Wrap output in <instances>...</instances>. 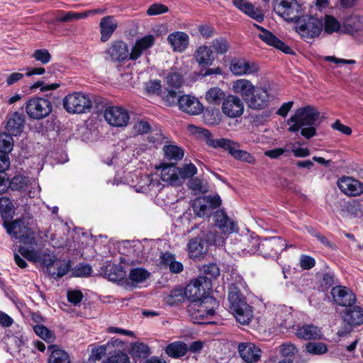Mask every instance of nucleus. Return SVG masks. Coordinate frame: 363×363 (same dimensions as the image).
<instances>
[{
  "label": "nucleus",
  "instance_id": "nucleus-16",
  "mask_svg": "<svg viewBox=\"0 0 363 363\" xmlns=\"http://www.w3.org/2000/svg\"><path fill=\"white\" fill-rule=\"evenodd\" d=\"M230 69L234 74L240 76L257 72L259 66L257 63L244 58L235 57L230 61Z\"/></svg>",
  "mask_w": 363,
  "mask_h": 363
},
{
  "label": "nucleus",
  "instance_id": "nucleus-51",
  "mask_svg": "<svg viewBox=\"0 0 363 363\" xmlns=\"http://www.w3.org/2000/svg\"><path fill=\"white\" fill-rule=\"evenodd\" d=\"M184 293L181 289H174L169 294L164 298V301L169 306H176L182 302L184 299Z\"/></svg>",
  "mask_w": 363,
  "mask_h": 363
},
{
  "label": "nucleus",
  "instance_id": "nucleus-41",
  "mask_svg": "<svg viewBox=\"0 0 363 363\" xmlns=\"http://www.w3.org/2000/svg\"><path fill=\"white\" fill-rule=\"evenodd\" d=\"M225 99V92L218 86L211 88L206 91L205 95L206 101L212 105H220Z\"/></svg>",
  "mask_w": 363,
  "mask_h": 363
},
{
  "label": "nucleus",
  "instance_id": "nucleus-14",
  "mask_svg": "<svg viewBox=\"0 0 363 363\" xmlns=\"http://www.w3.org/2000/svg\"><path fill=\"white\" fill-rule=\"evenodd\" d=\"M330 294L333 301L340 306L348 308L356 301L355 294L346 286H333Z\"/></svg>",
  "mask_w": 363,
  "mask_h": 363
},
{
  "label": "nucleus",
  "instance_id": "nucleus-18",
  "mask_svg": "<svg viewBox=\"0 0 363 363\" xmlns=\"http://www.w3.org/2000/svg\"><path fill=\"white\" fill-rule=\"evenodd\" d=\"M320 112L313 106L307 105L298 108L294 114V120L299 119L304 126L314 125L319 118Z\"/></svg>",
  "mask_w": 363,
  "mask_h": 363
},
{
  "label": "nucleus",
  "instance_id": "nucleus-3",
  "mask_svg": "<svg viewBox=\"0 0 363 363\" xmlns=\"http://www.w3.org/2000/svg\"><path fill=\"white\" fill-rule=\"evenodd\" d=\"M202 135L208 146L213 148L220 147L227 150L235 160L243 161L251 164L255 163L256 160L252 154L245 150H236L233 147L232 145H234L235 143L233 140L226 138L214 139L211 132L207 129H203Z\"/></svg>",
  "mask_w": 363,
  "mask_h": 363
},
{
  "label": "nucleus",
  "instance_id": "nucleus-33",
  "mask_svg": "<svg viewBox=\"0 0 363 363\" xmlns=\"http://www.w3.org/2000/svg\"><path fill=\"white\" fill-rule=\"evenodd\" d=\"M296 335L301 339L306 340H315L320 337V330L317 326L311 324H303V325H297Z\"/></svg>",
  "mask_w": 363,
  "mask_h": 363
},
{
  "label": "nucleus",
  "instance_id": "nucleus-50",
  "mask_svg": "<svg viewBox=\"0 0 363 363\" xmlns=\"http://www.w3.org/2000/svg\"><path fill=\"white\" fill-rule=\"evenodd\" d=\"M307 352L313 354H323L327 352V345L320 342H309L306 344Z\"/></svg>",
  "mask_w": 363,
  "mask_h": 363
},
{
  "label": "nucleus",
  "instance_id": "nucleus-23",
  "mask_svg": "<svg viewBox=\"0 0 363 363\" xmlns=\"http://www.w3.org/2000/svg\"><path fill=\"white\" fill-rule=\"evenodd\" d=\"M121 342V340L116 339L115 340H111L106 344L101 345H96V344L89 345L88 348L90 350L91 354L86 363H96V361L101 360L107 354L108 349L111 345L114 346Z\"/></svg>",
  "mask_w": 363,
  "mask_h": 363
},
{
  "label": "nucleus",
  "instance_id": "nucleus-30",
  "mask_svg": "<svg viewBox=\"0 0 363 363\" xmlns=\"http://www.w3.org/2000/svg\"><path fill=\"white\" fill-rule=\"evenodd\" d=\"M200 272L202 275L199 276V278H203L202 281L204 282V285L206 288H212V280L216 279L220 276V268L216 263H209L208 264H203L200 268Z\"/></svg>",
  "mask_w": 363,
  "mask_h": 363
},
{
  "label": "nucleus",
  "instance_id": "nucleus-4",
  "mask_svg": "<svg viewBox=\"0 0 363 363\" xmlns=\"http://www.w3.org/2000/svg\"><path fill=\"white\" fill-rule=\"evenodd\" d=\"M6 233L19 241V242L25 245L33 246L35 245V237L34 230L28 226L25 218H17L11 222L10 227L5 228Z\"/></svg>",
  "mask_w": 363,
  "mask_h": 363
},
{
  "label": "nucleus",
  "instance_id": "nucleus-44",
  "mask_svg": "<svg viewBox=\"0 0 363 363\" xmlns=\"http://www.w3.org/2000/svg\"><path fill=\"white\" fill-rule=\"evenodd\" d=\"M191 207L194 213L199 217L209 216L211 214L210 207L206 203V197L196 199Z\"/></svg>",
  "mask_w": 363,
  "mask_h": 363
},
{
  "label": "nucleus",
  "instance_id": "nucleus-48",
  "mask_svg": "<svg viewBox=\"0 0 363 363\" xmlns=\"http://www.w3.org/2000/svg\"><path fill=\"white\" fill-rule=\"evenodd\" d=\"M211 47L217 55H224L228 52L230 43L226 38L218 37L212 40Z\"/></svg>",
  "mask_w": 363,
  "mask_h": 363
},
{
  "label": "nucleus",
  "instance_id": "nucleus-12",
  "mask_svg": "<svg viewBox=\"0 0 363 363\" xmlns=\"http://www.w3.org/2000/svg\"><path fill=\"white\" fill-rule=\"evenodd\" d=\"M104 118L112 126L125 127L128 125L130 116L125 108L118 106H110L104 111Z\"/></svg>",
  "mask_w": 363,
  "mask_h": 363
},
{
  "label": "nucleus",
  "instance_id": "nucleus-57",
  "mask_svg": "<svg viewBox=\"0 0 363 363\" xmlns=\"http://www.w3.org/2000/svg\"><path fill=\"white\" fill-rule=\"evenodd\" d=\"M57 257L55 255H51L46 252H39V261L38 262L41 263L43 266L47 267V272L49 273V269L51 270L53 268V264L57 259Z\"/></svg>",
  "mask_w": 363,
  "mask_h": 363
},
{
  "label": "nucleus",
  "instance_id": "nucleus-25",
  "mask_svg": "<svg viewBox=\"0 0 363 363\" xmlns=\"http://www.w3.org/2000/svg\"><path fill=\"white\" fill-rule=\"evenodd\" d=\"M106 52L114 62H122L128 57V45L123 40L113 41Z\"/></svg>",
  "mask_w": 363,
  "mask_h": 363
},
{
  "label": "nucleus",
  "instance_id": "nucleus-45",
  "mask_svg": "<svg viewBox=\"0 0 363 363\" xmlns=\"http://www.w3.org/2000/svg\"><path fill=\"white\" fill-rule=\"evenodd\" d=\"M323 28L325 33L328 34H333L337 33L341 29L340 22L331 15H325L323 21Z\"/></svg>",
  "mask_w": 363,
  "mask_h": 363
},
{
  "label": "nucleus",
  "instance_id": "nucleus-40",
  "mask_svg": "<svg viewBox=\"0 0 363 363\" xmlns=\"http://www.w3.org/2000/svg\"><path fill=\"white\" fill-rule=\"evenodd\" d=\"M30 179L23 174L15 175L9 182V187L11 191H26L28 188Z\"/></svg>",
  "mask_w": 363,
  "mask_h": 363
},
{
  "label": "nucleus",
  "instance_id": "nucleus-6",
  "mask_svg": "<svg viewBox=\"0 0 363 363\" xmlns=\"http://www.w3.org/2000/svg\"><path fill=\"white\" fill-rule=\"evenodd\" d=\"M296 32L305 39H313L323 30V21L313 16H302L295 23Z\"/></svg>",
  "mask_w": 363,
  "mask_h": 363
},
{
  "label": "nucleus",
  "instance_id": "nucleus-31",
  "mask_svg": "<svg viewBox=\"0 0 363 363\" xmlns=\"http://www.w3.org/2000/svg\"><path fill=\"white\" fill-rule=\"evenodd\" d=\"M178 167L176 163H162L161 164V178L163 181L172 185H178L182 183L179 180Z\"/></svg>",
  "mask_w": 363,
  "mask_h": 363
},
{
  "label": "nucleus",
  "instance_id": "nucleus-5",
  "mask_svg": "<svg viewBox=\"0 0 363 363\" xmlns=\"http://www.w3.org/2000/svg\"><path fill=\"white\" fill-rule=\"evenodd\" d=\"M273 11L287 22L296 23L303 13L297 0H272Z\"/></svg>",
  "mask_w": 363,
  "mask_h": 363
},
{
  "label": "nucleus",
  "instance_id": "nucleus-24",
  "mask_svg": "<svg viewBox=\"0 0 363 363\" xmlns=\"http://www.w3.org/2000/svg\"><path fill=\"white\" fill-rule=\"evenodd\" d=\"M258 37L266 44L281 50L285 54L295 55L294 50L284 41L277 38L271 31L268 30L265 34H259Z\"/></svg>",
  "mask_w": 363,
  "mask_h": 363
},
{
  "label": "nucleus",
  "instance_id": "nucleus-2",
  "mask_svg": "<svg viewBox=\"0 0 363 363\" xmlns=\"http://www.w3.org/2000/svg\"><path fill=\"white\" fill-rule=\"evenodd\" d=\"M219 302L214 297H203V301L190 303L187 311L195 323H210Z\"/></svg>",
  "mask_w": 363,
  "mask_h": 363
},
{
  "label": "nucleus",
  "instance_id": "nucleus-59",
  "mask_svg": "<svg viewBox=\"0 0 363 363\" xmlns=\"http://www.w3.org/2000/svg\"><path fill=\"white\" fill-rule=\"evenodd\" d=\"M180 96L176 90L170 89L167 90V93L162 97L164 103L166 106H174L179 105Z\"/></svg>",
  "mask_w": 363,
  "mask_h": 363
},
{
  "label": "nucleus",
  "instance_id": "nucleus-61",
  "mask_svg": "<svg viewBox=\"0 0 363 363\" xmlns=\"http://www.w3.org/2000/svg\"><path fill=\"white\" fill-rule=\"evenodd\" d=\"M60 86V83L46 84L44 81L39 80L30 86V89L34 91L40 88L41 91L55 90Z\"/></svg>",
  "mask_w": 363,
  "mask_h": 363
},
{
  "label": "nucleus",
  "instance_id": "nucleus-19",
  "mask_svg": "<svg viewBox=\"0 0 363 363\" xmlns=\"http://www.w3.org/2000/svg\"><path fill=\"white\" fill-rule=\"evenodd\" d=\"M187 250L191 259H200L208 250V241L200 237L191 238L187 245Z\"/></svg>",
  "mask_w": 363,
  "mask_h": 363
},
{
  "label": "nucleus",
  "instance_id": "nucleus-37",
  "mask_svg": "<svg viewBox=\"0 0 363 363\" xmlns=\"http://www.w3.org/2000/svg\"><path fill=\"white\" fill-rule=\"evenodd\" d=\"M363 30V19L359 16H352L347 18L343 24V33H354Z\"/></svg>",
  "mask_w": 363,
  "mask_h": 363
},
{
  "label": "nucleus",
  "instance_id": "nucleus-13",
  "mask_svg": "<svg viewBox=\"0 0 363 363\" xmlns=\"http://www.w3.org/2000/svg\"><path fill=\"white\" fill-rule=\"evenodd\" d=\"M270 99L271 95L267 89L262 86H256L246 104L251 109L263 110L269 106Z\"/></svg>",
  "mask_w": 363,
  "mask_h": 363
},
{
  "label": "nucleus",
  "instance_id": "nucleus-52",
  "mask_svg": "<svg viewBox=\"0 0 363 363\" xmlns=\"http://www.w3.org/2000/svg\"><path fill=\"white\" fill-rule=\"evenodd\" d=\"M345 208V212H347L350 217L357 218L362 216L363 212L362 211L361 203L356 200L347 202Z\"/></svg>",
  "mask_w": 363,
  "mask_h": 363
},
{
  "label": "nucleus",
  "instance_id": "nucleus-15",
  "mask_svg": "<svg viewBox=\"0 0 363 363\" xmlns=\"http://www.w3.org/2000/svg\"><path fill=\"white\" fill-rule=\"evenodd\" d=\"M222 110L226 116L238 118L244 112V104L238 96L228 95L223 101Z\"/></svg>",
  "mask_w": 363,
  "mask_h": 363
},
{
  "label": "nucleus",
  "instance_id": "nucleus-53",
  "mask_svg": "<svg viewBox=\"0 0 363 363\" xmlns=\"http://www.w3.org/2000/svg\"><path fill=\"white\" fill-rule=\"evenodd\" d=\"M166 79L168 86L175 89H179L184 83L182 74L176 72H169Z\"/></svg>",
  "mask_w": 363,
  "mask_h": 363
},
{
  "label": "nucleus",
  "instance_id": "nucleus-29",
  "mask_svg": "<svg viewBox=\"0 0 363 363\" xmlns=\"http://www.w3.org/2000/svg\"><path fill=\"white\" fill-rule=\"evenodd\" d=\"M101 41H108L118 27L113 16H106L100 21Z\"/></svg>",
  "mask_w": 363,
  "mask_h": 363
},
{
  "label": "nucleus",
  "instance_id": "nucleus-54",
  "mask_svg": "<svg viewBox=\"0 0 363 363\" xmlns=\"http://www.w3.org/2000/svg\"><path fill=\"white\" fill-rule=\"evenodd\" d=\"M179 180L193 177L197 174L196 167L192 164H186L182 168L178 167Z\"/></svg>",
  "mask_w": 363,
  "mask_h": 363
},
{
  "label": "nucleus",
  "instance_id": "nucleus-39",
  "mask_svg": "<svg viewBox=\"0 0 363 363\" xmlns=\"http://www.w3.org/2000/svg\"><path fill=\"white\" fill-rule=\"evenodd\" d=\"M70 269L69 262L65 259H57L53 264V268L49 269V274L54 279H57L65 276Z\"/></svg>",
  "mask_w": 363,
  "mask_h": 363
},
{
  "label": "nucleus",
  "instance_id": "nucleus-8",
  "mask_svg": "<svg viewBox=\"0 0 363 363\" xmlns=\"http://www.w3.org/2000/svg\"><path fill=\"white\" fill-rule=\"evenodd\" d=\"M52 111L50 101L43 97H33L26 104V112L30 118L41 120L48 116Z\"/></svg>",
  "mask_w": 363,
  "mask_h": 363
},
{
  "label": "nucleus",
  "instance_id": "nucleus-7",
  "mask_svg": "<svg viewBox=\"0 0 363 363\" xmlns=\"http://www.w3.org/2000/svg\"><path fill=\"white\" fill-rule=\"evenodd\" d=\"M92 103L89 96L81 92L69 94L63 99V106L69 113H83L90 111Z\"/></svg>",
  "mask_w": 363,
  "mask_h": 363
},
{
  "label": "nucleus",
  "instance_id": "nucleus-34",
  "mask_svg": "<svg viewBox=\"0 0 363 363\" xmlns=\"http://www.w3.org/2000/svg\"><path fill=\"white\" fill-rule=\"evenodd\" d=\"M164 351L169 357L179 359L188 352L187 345L183 341H174L168 344Z\"/></svg>",
  "mask_w": 363,
  "mask_h": 363
},
{
  "label": "nucleus",
  "instance_id": "nucleus-26",
  "mask_svg": "<svg viewBox=\"0 0 363 363\" xmlns=\"http://www.w3.org/2000/svg\"><path fill=\"white\" fill-rule=\"evenodd\" d=\"M15 214V207L12 200L7 196L0 197V215L4 228L10 227L11 220Z\"/></svg>",
  "mask_w": 363,
  "mask_h": 363
},
{
  "label": "nucleus",
  "instance_id": "nucleus-9",
  "mask_svg": "<svg viewBox=\"0 0 363 363\" xmlns=\"http://www.w3.org/2000/svg\"><path fill=\"white\" fill-rule=\"evenodd\" d=\"M286 240L279 236L263 238L258 245L257 250L265 258L277 257L287 248Z\"/></svg>",
  "mask_w": 363,
  "mask_h": 363
},
{
  "label": "nucleus",
  "instance_id": "nucleus-47",
  "mask_svg": "<svg viewBox=\"0 0 363 363\" xmlns=\"http://www.w3.org/2000/svg\"><path fill=\"white\" fill-rule=\"evenodd\" d=\"M35 333L48 343L55 341L56 337L55 333L43 325H36L33 327Z\"/></svg>",
  "mask_w": 363,
  "mask_h": 363
},
{
  "label": "nucleus",
  "instance_id": "nucleus-27",
  "mask_svg": "<svg viewBox=\"0 0 363 363\" xmlns=\"http://www.w3.org/2000/svg\"><path fill=\"white\" fill-rule=\"evenodd\" d=\"M194 57L201 67L211 66L215 60L213 51L207 45H201L197 48Z\"/></svg>",
  "mask_w": 363,
  "mask_h": 363
},
{
  "label": "nucleus",
  "instance_id": "nucleus-60",
  "mask_svg": "<svg viewBox=\"0 0 363 363\" xmlns=\"http://www.w3.org/2000/svg\"><path fill=\"white\" fill-rule=\"evenodd\" d=\"M32 57L40 62L42 65H46L50 62L52 56L48 50L38 49L33 52Z\"/></svg>",
  "mask_w": 363,
  "mask_h": 363
},
{
  "label": "nucleus",
  "instance_id": "nucleus-20",
  "mask_svg": "<svg viewBox=\"0 0 363 363\" xmlns=\"http://www.w3.org/2000/svg\"><path fill=\"white\" fill-rule=\"evenodd\" d=\"M240 357L247 363L257 362L260 359L262 351L259 347L252 342H241L238 345Z\"/></svg>",
  "mask_w": 363,
  "mask_h": 363
},
{
  "label": "nucleus",
  "instance_id": "nucleus-62",
  "mask_svg": "<svg viewBox=\"0 0 363 363\" xmlns=\"http://www.w3.org/2000/svg\"><path fill=\"white\" fill-rule=\"evenodd\" d=\"M155 42V38L153 35L149 34L138 39L135 43L144 51L152 48Z\"/></svg>",
  "mask_w": 363,
  "mask_h": 363
},
{
  "label": "nucleus",
  "instance_id": "nucleus-22",
  "mask_svg": "<svg viewBox=\"0 0 363 363\" xmlns=\"http://www.w3.org/2000/svg\"><path fill=\"white\" fill-rule=\"evenodd\" d=\"M179 108L183 112L190 115H198L202 112L203 108L199 99L190 95L180 96Z\"/></svg>",
  "mask_w": 363,
  "mask_h": 363
},
{
  "label": "nucleus",
  "instance_id": "nucleus-35",
  "mask_svg": "<svg viewBox=\"0 0 363 363\" xmlns=\"http://www.w3.org/2000/svg\"><path fill=\"white\" fill-rule=\"evenodd\" d=\"M50 352L48 363H70L69 354L57 345H50L48 347Z\"/></svg>",
  "mask_w": 363,
  "mask_h": 363
},
{
  "label": "nucleus",
  "instance_id": "nucleus-38",
  "mask_svg": "<svg viewBox=\"0 0 363 363\" xmlns=\"http://www.w3.org/2000/svg\"><path fill=\"white\" fill-rule=\"evenodd\" d=\"M104 273L108 279L112 281L122 280L125 276V271L120 264H109L105 267Z\"/></svg>",
  "mask_w": 363,
  "mask_h": 363
},
{
  "label": "nucleus",
  "instance_id": "nucleus-11",
  "mask_svg": "<svg viewBox=\"0 0 363 363\" xmlns=\"http://www.w3.org/2000/svg\"><path fill=\"white\" fill-rule=\"evenodd\" d=\"M342 320L346 324L343 333H350L352 328L363 324V308L351 305L342 313Z\"/></svg>",
  "mask_w": 363,
  "mask_h": 363
},
{
  "label": "nucleus",
  "instance_id": "nucleus-42",
  "mask_svg": "<svg viewBox=\"0 0 363 363\" xmlns=\"http://www.w3.org/2000/svg\"><path fill=\"white\" fill-rule=\"evenodd\" d=\"M130 354L133 359H146L150 354V349L146 344L137 342L131 345Z\"/></svg>",
  "mask_w": 363,
  "mask_h": 363
},
{
  "label": "nucleus",
  "instance_id": "nucleus-17",
  "mask_svg": "<svg viewBox=\"0 0 363 363\" xmlns=\"http://www.w3.org/2000/svg\"><path fill=\"white\" fill-rule=\"evenodd\" d=\"M337 185L345 194L350 196H357L363 193V183L350 177L340 178Z\"/></svg>",
  "mask_w": 363,
  "mask_h": 363
},
{
  "label": "nucleus",
  "instance_id": "nucleus-1",
  "mask_svg": "<svg viewBox=\"0 0 363 363\" xmlns=\"http://www.w3.org/2000/svg\"><path fill=\"white\" fill-rule=\"evenodd\" d=\"M228 300L237 320L242 325L249 324L253 316L252 307L247 304L240 289L234 284L229 287Z\"/></svg>",
  "mask_w": 363,
  "mask_h": 363
},
{
  "label": "nucleus",
  "instance_id": "nucleus-28",
  "mask_svg": "<svg viewBox=\"0 0 363 363\" xmlns=\"http://www.w3.org/2000/svg\"><path fill=\"white\" fill-rule=\"evenodd\" d=\"M167 41L172 47L173 50L178 52L184 51L189 44V35L182 31L171 33L167 36Z\"/></svg>",
  "mask_w": 363,
  "mask_h": 363
},
{
  "label": "nucleus",
  "instance_id": "nucleus-58",
  "mask_svg": "<svg viewBox=\"0 0 363 363\" xmlns=\"http://www.w3.org/2000/svg\"><path fill=\"white\" fill-rule=\"evenodd\" d=\"M103 363H130V359L125 352L118 350L111 354Z\"/></svg>",
  "mask_w": 363,
  "mask_h": 363
},
{
  "label": "nucleus",
  "instance_id": "nucleus-55",
  "mask_svg": "<svg viewBox=\"0 0 363 363\" xmlns=\"http://www.w3.org/2000/svg\"><path fill=\"white\" fill-rule=\"evenodd\" d=\"M245 13L252 18L255 19L258 23H262L264 18V14L262 10L259 8L255 7L252 4H247V7H245Z\"/></svg>",
  "mask_w": 363,
  "mask_h": 363
},
{
  "label": "nucleus",
  "instance_id": "nucleus-46",
  "mask_svg": "<svg viewBox=\"0 0 363 363\" xmlns=\"http://www.w3.org/2000/svg\"><path fill=\"white\" fill-rule=\"evenodd\" d=\"M13 135L4 132L0 133V154L9 155L13 150Z\"/></svg>",
  "mask_w": 363,
  "mask_h": 363
},
{
  "label": "nucleus",
  "instance_id": "nucleus-36",
  "mask_svg": "<svg viewBox=\"0 0 363 363\" xmlns=\"http://www.w3.org/2000/svg\"><path fill=\"white\" fill-rule=\"evenodd\" d=\"M213 220L216 226L223 231L234 230L235 224L231 221L223 210H217L213 214Z\"/></svg>",
  "mask_w": 363,
  "mask_h": 363
},
{
  "label": "nucleus",
  "instance_id": "nucleus-10",
  "mask_svg": "<svg viewBox=\"0 0 363 363\" xmlns=\"http://www.w3.org/2000/svg\"><path fill=\"white\" fill-rule=\"evenodd\" d=\"M202 279L198 277L185 287L184 294L191 303L203 301V297H212L208 292L211 289L206 288Z\"/></svg>",
  "mask_w": 363,
  "mask_h": 363
},
{
  "label": "nucleus",
  "instance_id": "nucleus-43",
  "mask_svg": "<svg viewBox=\"0 0 363 363\" xmlns=\"http://www.w3.org/2000/svg\"><path fill=\"white\" fill-rule=\"evenodd\" d=\"M164 158L175 162L181 160L184 155V150L174 145H165L163 147Z\"/></svg>",
  "mask_w": 363,
  "mask_h": 363
},
{
  "label": "nucleus",
  "instance_id": "nucleus-63",
  "mask_svg": "<svg viewBox=\"0 0 363 363\" xmlns=\"http://www.w3.org/2000/svg\"><path fill=\"white\" fill-rule=\"evenodd\" d=\"M67 298L68 301L74 306L80 303L84 298V295L80 290H68L67 292Z\"/></svg>",
  "mask_w": 363,
  "mask_h": 363
},
{
  "label": "nucleus",
  "instance_id": "nucleus-21",
  "mask_svg": "<svg viewBox=\"0 0 363 363\" xmlns=\"http://www.w3.org/2000/svg\"><path fill=\"white\" fill-rule=\"evenodd\" d=\"M25 122V116L15 111L12 114L8 115L6 130L7 133L13 136H18L24 130Z\"/></svg>",
  "mask_w": 363,
  "mask_h": 363
},
{
  "label": "nucleus",
  "instance_id": "nucleus-64",
  "mask_svg": "<svg viewBox=\"0 0 363 363\" xmlns=\"http://www.w3.org/2000/svg\"><path fill=\"white\" fill-rule=\"evenodd\" d=\"M320 283L321 287L324 289L333 287V285L335 284V277L334 273L332 272L324 273Z\"/></svg>",
  "mask_w": 363,
  "mask_h": 363
},
{
  "label": "nucleus",
  "instance_id": "nucleus-56",
  "mask_svg": "<svg viewBox=\"0 0 363 363\" xmlns=\"http://www.w3.org/2000/svg\"><path fill=\"white\" fill-rule=\"evenodd\" d=\"M18 252L25 259L33 262L39 261V251L34 249L30 250L23 246H18Z\"/></svg>",
  "mask_w": 363,
  "mask_h": 363
},
{
  "label": "nucleus",
  "instance_id": "nucleus-49",
  "mask_svg": "<svg viewBox=\"0 0 363 363\" xmlns=\"http://www.w3.org/2000/svg\"><path fill=\"white\" fill-rule=\"evenodd\" d=\"M150 275V273L143 268L132 269L129 274V279L132 282L142 283L145 281Z\"/></svg>",
  "mask_w": 363,
  "mask_h": 363
},
{
  "label": "nucleus",
  "instance_id": "nucleus-32",
  "mask_svg": "<svg viewBox=\"0 0 363 363\" xmlns=\"http://www.w3.org/2000/svg\"><path fill=\"white\" fill-rule=\"evenodd\" d=\"M233 88V91L241 95L245 102L247 103L256 86L250 80L240 79L234 82Z\"/></svg>",
  "mask_w": 363,
  "mask_h": 363
}]
</instances>
